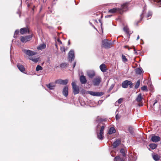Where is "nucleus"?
<instances>
[{"label": "nucleus", "mask_w": 161, "mask_h": 161, "mask_svg": "<svg viewBox=\"0 0 161 161\" xmlns=\"http://www.w3.org/2000/svg\"><path fill=\"white\" fill-rule=\"evenodd\" d=\"M120 152V156H117L114 158V161H125L126 159L127 156L130 161H135L136 159V153L134 152Z\"/></svg>", "instance_id": "nucleus-1"}, {"label": "nucleus", "mask_w": 161, "mask_h": 161, "mask_svg": "<svg viewBox=\"0 0 161 161\" xmlns=\"http://www.w3.org/2000/svg\"><path fill=\"white\" fill-rule=\"evenodd\" d=\"M128 3L124 4L122 5L121 8H114L109 10L108 12L110 13H114L116 12H118L122 14L123 12L125 11L127 9Z\"/></svg>", "instance_id": "nucleus-2"}, {"label": "nucleus", "mask_w": 161, "mask_h": 161, "mask_svg": "<svg viewBox=\"0 0 161 161\" xmlns=\"http://www.w3.org/2000/svg\"><path fill=\"white\" fill-rule=\"evenodd\" d=\"M72 88L73 89V92L75 95L78 94L79 92V87L76 85L75 82L73 81L72 83Z\"/></svg>", "instance_id": "nucleus-3"}, {"label": "nucleus", "mask_w": 161, "mask_h": 161, "mask_svg": "<svg viewBox=\"0 0 161 161\" xmlns=\"http://www.w3.org/2000/svg\"><path fill=\"white\" fill-rule=\"evenodd\" d=\"M23 52L26 55L30 56V57L37 54V53L36 52L27 49H23Z\"/></svg>", "instance_id": "nucleus-4"}, {"label": "nucleus", "mask_w": 161, "mask_h": 161, "mask_svg": "<svg viewBox=\"0 0 161 161\" xmlns=\"http://www.w3.org/2000/svg\"><path fill=\"white\" fill-rule=\"evenodd\" d=\"M32 37L31 35H29L25 36H21L20 37V40L22 42H26L30 40Z\"/></svg>", "instance_id": "nucleus-5"}, {"label": "nucleus", "mask_w": 161, "mask_h": 161, "mask_svg": "<svg viewBox=\"0 0 161 161\" xmlns=\"http://www.w3.org/2000/svg\"><path fill=\"white\" fill-rule=\"evenodd\" d=\"M101 80V78L100 77L98 76L94 78L92 81L94 86H98L99 85Z\"/></svg>", "instance_id": "nucleus-6"}, {"label": "nucleus", "mask_w": 161, "mask_h": 161, "mask_svg": "<svg viewBox=\"0 0 161 161\" xmlns=\"http://www.w3.org/2000/svg\"><path fill=\"white\" fill-rule=\"evenodd\" d=\"M133 84L130 81L126 80L123 81L122 83V87L123 88H127L129 85L130 87H131V86Z\"/></svg>", "instance_id": "nucleus-7"}, {"label": "nucleus", "mask_w": 161, "mask_h": 161, "mask_svg": "<svg viewBox=\"0 0 161 161\" xmlns=\"http://www.w3.org/2000/svg\"><path fill=\"white\" fill-rule=\"evenodd\" d=\"M102 43V46L105 48H110L111 45V43L109 42L106 39L103 40Z\"/></svg>", "instance_id": "nucleus-8"}, {"label": "nucleus", "mask_w": 161, "mask_h": 161, "mask_svg": "<svg viewBox=\"0 0 161 161\" xmlns=\"http://www.w3.org/2000/svg\"><path fill=\"white\" fill-rule=\"evenodd\" d=\"M90 95L96 96H100L103 94V93L101 92H95L91 91H88L87 92Z\"/></svg>", "instance_id": "nucleus-9"}, {"label": "nucleus", "mask_w": 161, "mask_h": 161, "mask_svg": "<svg viewBox=\"0 0 161 161\" xmlns=\"http://www.w3.org/2000/svg\"><path fill=\"white\" fill-rule=\"evenodd\" d=\"M74 58L75 56L74 51L71 50L68 53V58L69 61L70 62H71L72 60H74Z\"/></svg>", "instance_id": "nucleus-10"}, {"label": "nucleus", "mask_w": 161, "mask_h": 161, "mask_svg": "<svg viewBox=\"0 0 161 161\" xmlns=\"http://www.w3.org/2000/svg\"><path fill=\"white\" fill-rule=\"evenodd\" d=\"M160 138L158 136L153 135L151 137V141L153 142H157L160 140Z\"/></svg>", "instance_id": "nucleus-11"}, {"label": "nucleus", "mask_w": 161, "mask_h": 161, "mask_svg": "<svg viewBox=\"0 0 161 161\" xmlns=\"http://www.w3.org/2000/svg\"><path fill=\"white\" fill-rule=\"evenodd\" d=\"M56 83L62 85H66L68 82V80H62L61 79L58 80H57L56 82Z\"/></svg>", "instance_id": "nucleus-12"}, {"label": "nucleus", "mask_w": 161, "mask_h": 161, "mask_svg": "<svg viewBox=\"0 0 161 161\" xmlns=\"http://www.w3.org/2000/svg\"><path fill=\"white\" fill-rule=\"evenodd\" d=\"M121 143V140L120 139H116L112 144L114 148H116Z\"/></svg>", "instance_id": "nucleus-13"}, {"label": "nucleus", "mask_w": 161, "mask_h": 161, "mask_svg": "<svg viewBox=\"0 0 161 161\" xmlns=\"http://www.w3.org/2000/svg\"><path fill=\"white\" fill-rule=\"evenodd\" d=\"M29 29L28 27L22 28L20 30V32L22 34L29 33Z\"/></svg>", "instance_id": "nucleus-14"}, {"label": "nucleus", "mask_w": 161, "mask_h": 161, "mask_svg": "<svg viewBox=\"0 0 161 161\" xmlns=\"http://www.w3.org/2000/svg\"><path fill=\"white\" fill-rule=\"evenodd\" d=\"M87 75L90 78H93L95 75V73L93 70H89L87 71Z\"/></svg>", "instance_id": "nucleus-15"}, {"label": "nucleus", "mask_w": 161, "mask_h": 161, "mask_svg": "<svg viewBox=\"0 0 161 161\" xmlns=\"http://www.w3.org/2000/svg\"><path fill=\"white\" fill-rule=\"evenodd\" d=\"M68 87L67 86H65L63 89V94L65 97H67L68 95Z\"/></svg>", "instance_id": "nucleus-16"}, {"label": "nucleus", "mask_w": 161, "mask_h": 161, "mask_svg": "<svg viewBox=\"0 0 161 161\" xmlns=\"http://www.w3.org/2000/svg\"><path fill=\"white\" fill-rule=\"evenodd\" d=\"M80 80L82 84H85L86 83L87 80L86 77L83 75H81L80 77Z\"/></svg>", "instance_id": "nucleus-17"}, {"label": "nucleus", "mask_w": 161, "mask_h": 161, "mask_svg": "<svg viewBox=\"0 0 161 161\" xmlns=\"http://www.w3.org/2000/svg\"><path fill=\"white\" fill-rule=\"evenodd\" d=\"M143 99V97L142 96V94L140 93L139 94L136 99V101L139 103H141L142 102V101Z\"/></svg>", "instance_id": "nucleus-18"}, {"label": "nucleus", "mask_w": 161, "mask_h": 161, "mask_svg": "<svg viewBox=\"0 0 161 161\" xmlns=\"http://www.w3.org/2000/svg\"><path fill=\"white\" fill-rule=\"evenodd\" d=\"M100 69L101 71L103 72H106L107 70L106 65L104 64H102L100 65Z\"/></svg>", "instance_id": "nucleus-19"}, {"label": "nucleus", "mask_w": 161, "mask_h": 161, "mask_svg": "<svg viewBox=\"0 0 161 161\" xmlns=\"http://www.w3.org/2000/svg\"><path fill=\"white\" fill-rule=\"evenodd\" d=\"M17 66L19 70L21 72H23L25 71V68L23 65L19 64H18Z\"/></svg>", "instance_id": "nucleus-20"}, {"label": "nucleus", "mask_w": 161, "mask_h": 161, "mask_svg": "<svg viewBox=\"0 0 161 161\" xmlns=\"http://www.w3.org/2000/svg\"><path fill=\"white\" fill-rule=\"evenodd\" d=\"M47 87L50 89L52 90L54 89L55 87V85L53 83H50L47 85Z\"/></svg>", "instance_id": "nucleus-21"}, {"label": "nucleus", "mask_w": 161, "mask_h": 161, "mask_svg": "<svg viewBox=\"0 0 161 161\" xmlns=\"http://www.w3.org/2000/svg\"><path fill=\"white\" fill-rule=\"evenodd\" d=\"M29 59L32 60L35 63H37L39 60V58H35L34 57H31L29 58Z\"/></svg>", "instance_id": "nucleus-22"}, {"label": "nucleus", "mask_w": 161, "mask_h": 161, "mask_svg": "<svg viewBox=\"0 0 161 161\" xmlns=\"http://www.w3.org/2000/svg\"><path fill=\"white\" fill-rule=\"evenodd\" d=\"M46 47V45L45 44H42L40 45L37 47V49L38 50H42L45 48Z\"/></svg>", "instance_id": "nucleus-23"}, {"label": "nucleus", "mask_w": 161, "mask_h": 161, "mask_svg": "<svg viewBox=\"0 0 161 161\" xmlns=\"http://www.w3.org/2000/svg\"><path fill=\"white\" fill-rule=\"evenodd\" d=\"M153 158L155 161H158L159 159V157L158 155L154 153L152 154Z\"/></svg>", "instance_id": "nucleus-24"}, {"label": "nucleus", "mask_w": 161, "mask_h": 161, "mask_svg": "<svg viewBox=\"0 0 161 161\" xmlns=\"http://www.w3.org/2000/svg\"><path fill=\"white\" fill-rule=\"evenodd\" d=\"M116 132V130L114 127H111L108 131V134L110 135L112 134L113 133H114Z\"/></svg>", "instance_id": "nucleus-25"}, {"label": "nucleus", "mask_w": 161, "mask_h": 161, "mask_svg": "<svg viewBox=\"0 0 161 161\" xmlns=\"http://www.w3.org/2000/svg\"><path fill=\"white\" fill-rule=\"evenodd\" d=\"M103 132H100L97 134V138L100 140H102L103 139Z\"/></svg>", "instance_id": "nucleus-26"}, {"label": "nucleus", "mask_w": 161, "mask_h": 161, "mask_svg": "<svg viewBox=\"0 0 161 161\" xmlns=\"http://www.w3.org/2000/svg\"><path fill=\"white\" fill-rule=\"evenodd\" d=\"M150 148L152 149H155L157 147V145L155 143L150 144L149 145Z\"/></svg>", "instance_id": "nucleus-27"}, {"label": "nucleus", "mask_w": 161, "mask_h": 161, "mask_svg": "<svg viewBox=\"0 0 161 161\" xmlns=\"http://www.w3.org/2000/svg\"><path fill=\"white\" fill-rule=\"evenodd\" d=\"M142 72V69L138 68L137 69L136 71V73L137 74H141Z\"/></svg>", "instance_id": "nucleus-28"}, {"label": "nucleus", "mask_w": 161, "mask_h": 161, "mask_svg": "<svg viewBox=\"0 0 161 161\" xmlns=\"http://www.w3.org/2000/svg\"><path fill=\"white\" fill-rule=\"evenodd\" d=\"M43 69V68L41 66L39 65H38L36 66V70L37 71H39L40 70H42Z\"/></svg>", "instance_id": "nucleus-29"}, {"label": "nucleus", "mask_w": 161, "mask_h": 161, "mask_svg": "<svg viewBox=\"0 0 161 161\" xmlns=\"http://www.w3.org/2000/svg\"><path fill=\"white\" fill-rule=\"evenodd\" d=\"M122 58L123 62H125L127 61V59L124 55H122Z\"/></svg>", "instance_id": "nucleus-30"}, {"label": "nucleus", "mask_w": 161, "mask_h": 161, "mask_svg": "<svg viewBox=\"0 0 161 161\" xmlns=\"http://www.w3.org/2000/svg\"><path fill=\"white\" fill-rule=\"evenodd\" d=\"M140 80H138L137 81L136 83V84L135 86V87L136 89H137L138 88V87H139V85H140Z\"/></svg>", "instance_id": "nucleus-31"}, {"label": "nucleus", "mask_w": 161, "mask_h": 161, "mask_svg": "<svg viewBox=\"0 0 161 161\" xmlns=\"http://www.w3.org/2000/svg\"><path fill=\"white\" fill-rule=\"evenodd\" d=\"M123 30H124V31H125L126 33H127V34L129 33V29L128 27H125L123 28Z\"/></svg>", "instance_id": "nucleus-32"}, {"label": "nucleus", "mask_w": 161, "mask_h": 161, "mask_svg": "<svg viewBox=\"0 0 161 161\" xmlns=\"http://www.w3.org/2000/svg\"><path fill=\"white\" fill-rule=\"evenodd\" d=\"M141 90L143 91H147V87L146 86H144L141 87Z\"/></svg>", "instance_id": "nucleus-33"}, {"label": "nucleus", "mask_w": 161, "mask_h": 161, "mask_svg": "<svg viewBox=\"0 0 161 161\" xmlns=\"http://www.w3.org/2000/svg\"><path fill=\"white\" fill-rule=\"evenodd\" d=\"M145 9H144L143 11L142 12V14L140 15L141 17V20H142L143 17L144 16V14H145Z\"/></svg>", "instance_id": "nucleus-34"}, {"label": "nucleus", "mask_w": 161, "mask_h": 161, "mask_svg": "<svg viewBox=\"0 0 161 161\" xmlns=\"http://www.w3.org/2000/svg\"><path fill=\"white\" fill-rule=\"evenodd\" d=\"M152 15V13L151 12H149L147 14L146 16V18H149Z\"/></svg>", "instance_id": "nucleus-35"}, {"label": "nucleus", "mask_w": 161, "mask_h": 161, "mask_svg": "<svg viewBox=\"0 0 161 161\" xmlns=\"http://www.w3.org/2000/svg\"><path fill=\"white\" fill-rule=\"evenodd\" d=\"M122 100L123 99L122 98H120L117 101V102L120 104L121 103Z\"/></svg>", "instance_id": "nucleus-36"}, {"label": "nucleus", "mask_w": 161, "mask_h": 161, "mask_svg": "<svg viewBox=\"0 0 161 161\" xmlns=\"http://www.w3.org/2000/svg\"><path fill=\"white\" fill-rule=\"evenodd\" d=\"M104 129V126H102L101 127L100 132H103V130Z\"/></svg>", "instance_id": "nucleus-37"}, {"label": "nucleus", "mask_w": 161, "mask_h": 161, "mask_svg": "<svg viewBox=\"0 0 161 161\" xmlns=\"http://www.w3.org/2000/svg\"><path fill=\"white\" fill-rule=\"evenodd\" d=\"M67 64L66 63H62L60 65L61 67H65L67 66Z\"/></svg>", "instance_id": "nucleus-38"}, {"label": "nucleus", "mask_w": 161, "mask_h": 161, "mask_svg": "<svg viewBox=\"0 0 161 161\" xmlns=\"http://www.w3.org/2000/svg\"><path fill=\"white\" fill-rule=\"evenodd\" d=\"M60 49H61V51L62 52H65V50L64 47H61Z\"/></svg>", "instance_id": "nucleus-39"}, {"label": "nucleus", "mask_w": 161, "mask_h": 161, "mask_svg": "<svg viewBox=\"0 0 161 161\" xmlns=\"http://www.w3.org/2000/svg\"><path fill=\"white\" fill-rule=\"evenodd\" d=\"M57 42H58L59 44H62V42L59 38L57 39Z\"/></svg>", "instance_id": "nucleus-40"}, {"label": "nucleus", "mask_w": 161, "mask_h": 161, "mask_svg": "<svg viewBox=\"0 0 161 161\" xmlns=\"http://www.w3.org/2000/svg\"><path fill=\"white\" fill-rule=\"evenodd\" d=\"M127 149H126V148L125 147H124V148H123L121 149L120 151H126Z\"/></svg>", "instance_id": "nucleus-41"}, {"label": "nucleus", "mask_w": 161, "mask_h": 161, "mask_svg": "<svg viewBox=\"0 0 161 161\" xmlns=\"http://www.w3.org/2000/svg\"><path fill=\"white\" fill-rule=\"evenodd\" d=\"M115 153V152L112 151V152H111L110 154L112 156L114 157V154Z\"/></svg>", "instance_id": "nucleus-42"}, {"label": "nucleus", "mask_w": 161, "mask_h": 161, "mask_svg": "<svg viewBox=\"0 0 161 161\" xmlns=\"http://www.w3.org/2000/svg\"><path fill=\"white\" fill-rule=\"evenodd\" d=\"M19 33V31L18 30H16L15 31L14 33V35H17Z\"/></svg>", "instance_id": "nucleus-43"}, {"label": "nucleus", "mask_w": 161, "mask_h": 161, "mask_svg": "<svg viewBox=\"0 0 161 161\" xmlns=\"http://www.w3.org/2000/svg\"><path fill=\"white\" fill-rule=\"evenodd\" d=\"M119 103L117 101L115 103V106H118Z\"/></svg>", "instance_id": "nucleus-44"}, {"label": "nucleus", "mask_w": 161, "mask_h": 161, "mask_svg": "<svg viewBox=\"0 0 161 161\" xmlns=\"http://www.w3.org/2000/svg\"><path fill=\"white\" fill-rule=\"evenodd\" d=\"M86 92V91L85 90H83L82 91V93L84 94H85V93Z\"/></svg>", "instance_id": "nucleus-45"}, {"label": "nucleus", "mask_w": 161, "mask_h": 161, "mask_svg": "<svg viewBox=\"0 0 161 161\" xmlns=\"http://www.w3.org/2000/svg\"><path fill=\"white\" fill-rule=\"evenodd\" d=\"M115 118L116 119H119V116L118 114L116 115Z\"/></svg>", "instance_id": "nucleus-46"}, {"label": "nucleus", "mask_w": 161, "mask_h": 161, "mask_svg": "<svg viewBox=\"0 0 161 161\" xmlns=\"http://www.w3.org/2000/svg\"><path fill=\"white\" fill-rule=\"evenodd\" d=\"M111 16H112V15H107L105 16V17L106 18L110 17H111Z\"/></svg>", "instance_id": "nucleus-47"}, {"label": "nucleus", "mask_w": 161, "mask_h": 161, "mask_svg": "<svg viewBox=\"0 0 161 161\" xmlns=\"http://www.w3.org/2000/svg\"><path fill=\"white\" fill-rule=\"evenodd\" d=\"M76 65V62H75L73 65V68H74Z\"/></svg>", "instance_id": "nucleus-48"}, {"label": "nucleus", "mask_w": 161, "mask_h": 161, "mask_svg": "<svg viewBox=\"0 0 161 161\" xmlns=\"http://www.w3.org/2000/svg\"><path fill=\"white\" fill-rule=\"evenodd\" d=\"M131 129H132L131 127H129V130L130 131V132H131Z\"/></svg>", "instance_id": "nucleus-49"}, {"label": "nucleus", "mask_w": 161, "mask_h": 161, "mask_svg": "<svg viewBox=\"0 0 161 161\" xmlns=\"http://www.w3.org/2000/svg\"><path fill=\"white\" fill-rule=\"evenodd\" d=\"M90 24L91 25H92V26L94 27V28H95V27H94V25H92V24L91 23H90Z\"/></svg>", "instance_id": "nucleus-50"}, {"label": "nucleus", "mask_w": 161, "mask_h": 161, "mask_svg": "<svg viewBox=\"0 0 161 161\" xmlns=\"http://www.w3.org/2000/svg\"><path fill=\"white\" fill-rule=\"evenodd\" d=\"M139 39V36L138 35V36L137 37L136 40H138Z\"/></svg>", "instance_id": "nucleus-51"}, {"label": "nucleus", "mask_w": 161, "mask_h": 161, "mask_svg": "<svg viewBox=\"0 0 161 161\" xmlns=\"http://www.w3.org/2000/svg\"><path fill=\"white\" fill-rule=\"evenodd\" d=\"M113 88V86H111V87H110V89H112Z\"/></svg>", "instance_id": "nucleus-52"}, {"label": "nucleus", "mask_w": 161, "mask_h": 161, "mask_svg": "<svg viewBox=\"0 0 161 161\" xmlns=\"http://www.w3.org/2000/svg\"><path fill=\"white\" fill-rule=\"evenodd\" d=\"M55 46H56V48H57L58 46H57V45L56 43L55 44Z\"/></svg>", "instance_id": "nucleus-53"}, {"label": "nucleus", "mask_w": 161, "mask_h": 161, "mask_svg": "<svg viewBox=\"0 0 161 161\" xmlns=\"http://www.w3.org/2000/svg\"><path fill=\"white\" fill-rule=\"evenodd\" d=\"M69 44H70V42H69Z\"/></svg>", "instance_id": "nucleus-54"}, {"label": "nucleus", "mask_w": 161, "mask_h": 161, "mask_svg": "<svg viewBox=\"0 0 161 161\" xmlns=\"http://www.w3.org/2000/svg\"><path fill=\"white\" fill-rule=\"evenodd\" d=\"M19 17H20V14L19 13Z\"/></svg>", "instance_id": "nucleus-55"}]
</instances>
